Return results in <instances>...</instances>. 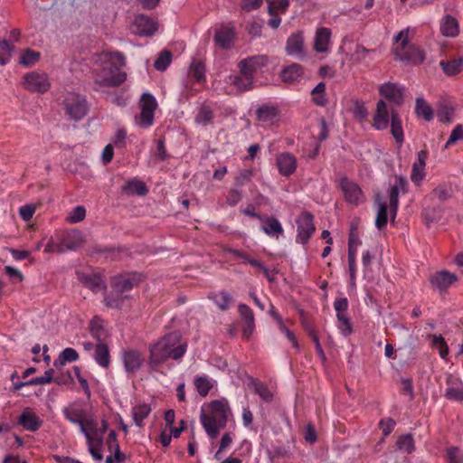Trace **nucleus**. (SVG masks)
I'll return each mask as SVG.
<instances>
[{
  "instance_id": "nucleus-1",
  "label": "nucleus",
  "mask_w": 463,
  "mask_h": 463,
  "mask_svg": "<svg viewBox=\"0 0 463 463\" xmlns=\"http://www.w3.org/2000/svg\"><path fill=\"white\" fill-rule=\"evenodd\" d=\"M185 351L186 343H182L180 334L170 333L150 348L148 366L156 370L169 357L175 360L181 358Z\"/></svg>"
},
{
  "instance_id": "nucleus-2",
  "label": "nucleus",
  "mask_w": 463,
  "mask_h": 463,
  "mask_svg": "<svg viewBox=\"0 0 463 463\" xmlns=\"http://www.w3.org/2000/svg\"><path fill=\"white\" fill-rule=\"evenodd\" d=\"M390 126L392 135L398 146L404 142L402 119L397 110L392 109L391 113L384 100L380 99L376 104V109L373 118V127L376 130H385Z\"/></svg>"
},
{
  "instance_id": "nucleus-3",
  "label": "nucleus",
  "mask_w": 463,
  "mask_h": 463,
  "mask_svg": "<svg viewBox=\"0 0 463 463\" xmlns=\"http://www.w3.org/2000/svg\"><path fill=\"white\" fill-rule=\"evenodd\" d=\"M210 414L201 412L200 420L208 436L214 439L227 424L230 407L226 400H215L210 403Z\"/></svg>"
},
{
  "instance_id": "nucleus-4",
  "label": "nucleus",
  "mask_w": 463,
  "mask_h": 463,
  "mask_svg": "<svg viewBox=\"0 0 463 463\" xmlns=\"http://www.w3.org/2000/svg\"><path fill=\"white\" fill-rule=\"evenodd\" d=\"M103 69L109 71L101 80H96V83L105 86H118L125 81L127 75L120 69L126 65V59L119 52H103L100 54Z\"/></svg>"
},
{
  "instance_id": "nucleus-5",
  "label": "nucleus",
  "mask_w": 463,
  "mask_h": 463,
  "mask_svg": "<svg viewBox=\"0 0 463 463\" xmlns=\"http://www.w3.org/2000/svg\"><path fill=\"white\" fill-rule=\"evenodd\" d=\"M63 109L70 119L78 121L86 116L88 104L84 97L70 92L63 100Z\"/></svg>"
},
{
  "instance_id": "nucleus-6",
  "label": "nucleus",
  "mask_w": 463,
  "mask_h": 463,
  "mask_svg": "<svg viewBox=\"0 0 463 463\" xmlns=\"http://www.w3.org/2000/svg\"><path fill=\"white\" fill-rule=\"evenodd\" d=\"M140 114L136 118V123L144 128L150 127L154 122V114L157 108L155 97L150 93H144L139 100Z\"/></svg>"
},
{
  "instance_id": "nucleus-7",
  "label": "nucleus",
  "mask_w": 463,
  "mask_h": 463,
  "mask_svg": "<svg viewBox=\"0 0 463 463\" xmlns=\"http://www.w3.org/2000/svg\"><path fill=\"white\" fill-rule=\"evenodd\" d=\"M84 237L78 230H69L57 235L56 252L76 250L84 243Z\"/></svg>"
},
{
  "instance_id": "nucleus-8",
  "label": "nucleus",
  "mask_w": 463,
  "mask_h": 463,
  "mask_svg": "<svg viewBox=\"0 0 463 463\" xmlns=\"http://www.w3.org/2000/svg\"><path fill=\"white\" fill-rule=\"evenodd\" d=\"M23 87L33 93H45L51 88V82L46 73L31 71L24 76Z\"/></svg>"
},
{
  "instance_id": "nucleus-9",
  "label": "nucleus",
  "mask_w": 463,
  "mask_h": 463,
  "mask_svg": "<svg viewBox=\"0 0 463 463\" xmlns=\"http://www.w3.org/2000/svg\"><path fill=\"white\" fill-rule=\"evenodd\" d=\"M406 186L407 181L402 176H395L393 183L390 184L388 195L392 221H394L397 214L399 206V194L401 193L405 194L407 192Z\"/></svg>"
},
{
  "instance_id": "nucleus-10",
  "label": "nucleus",
  "mask_w": 463,
  "mask_h": 463,
  "mask_svg": "<svg viewBox=\"0 0 463 463\" xmlns=\"http://www.w3.org/2000/svg\"><path fill=\"white\" fill-rule=\"evenodd\" d=\"M313 215L308 212L302 213L297 219L298 235L297 241L305 244L315 232L316 228Z\"/></svg>"
},
{
  "instance_id": "nucleus-11",
  "label": "nucleus",
  "mask_w": 463,
  "mask_h": 463,
  "mask_svg": "<svg viewBox=\"0 0 463 463\" xmlns=\"http://www.w3.org/2000/svg\"><path fill=\"white\" fill-rule=\"evenodd\" d=\"M268 62V59L264 55L251 56L241 60L239 62L240 73L245 77L255 79V74L259 69L265 66Z\"/></svg>"
},
{
  "instance_id": "nucleus-12",
  "label": "nucleus",
  "mask_w": 463,
  "mask_h": 463,
  "mask_svg": "<svg viewBox=\"0 0 463 463\" xmlns=\"http://www.w3.org/2000/svg\"><path fill=\"white\" fill-rule=\"evenodd\" d=\"M121 359L128 373H137L144 364L143 354L136 349H125L121 352Z\"/></svg>"
},
{
  "instance_id": "nucleus-13",
  "label": "nucleus",
  "mask_w": 463,
  "mask_h": 463,
  "mask_svg": "<svg viewBox=\"0 0 463 463\" xmlns=\"http://www.w3.org/2000/svg\"><path fill=\"white\" fill-rule=\"evenodd\" d=\"M380 94L394 105L400 106L403 103L404 88L392 82H386L380 86Z\"/></svg>"
},
{
  "instance_id": "nucleus-14",
  "label": "nucleus",
  "mask_w": 463,
  "mask_h": 463,
  "mask_svg": "<svg viewBox=\"0 0 463 463\" xmlns=\"http://www.w3.org/2000/svg\"><path fill=\"white\" fill-rule=\"evenodd\" d=\"M341 188L346 202L349 203L359 204L364 201L361 188L349 179L343 178L341 180Z\"/></svg>"
},
{
  "instance_id": "nucleus-15",
  "label": "nucleus",
  "mask_w": 463,
  "mask_h": 463,
  "mask_svg": "<svg viewBox=\"0 0 463 463\" xmlns=\"http://www.w3.org/2000/svg\"><path fill=\"white\" fill-rule=\"evenodd\" d=\"M18 423L24 430L34 432L42 427L43 420L32 409L25 408L18 419Z\"/></svg>"
},
{
  "instance_id": "nucleus-16",
  "label": "nucleus",
  "mask_w": 463,
  "mask_h": 463,
  "mask_svg": "<svg viewBox=\"0 0 463 463\" xmlns=\"http://www.w3.org/2000/svg\"><path fill=\"white\" fill-rule=\"evenodd\" d=\"M135 33L138 35L151 36L157 30L156 23L148 16L140 14L136 17L134 22Z\"/></svg>"
},
{
  "instance_id": "nucleus-17",
  "label": "nucleus",
  "mask_w": 463,
  "mask_h": 463,
  "mask_svg": "<svg viewBox=\"0 0 463 463\" xmlns=\"http://www.w3.org/2000/svg\"><path fill=\"white\" fill-rule=\"evenodd\" d=\"M428 157V152L426 150H420L418 153L417 161L412 165L411 179L419 186L425 177V165Z\"/></svg>"
},
{
  "instance_id": "nucleus-18",
  "label": "nucleus",
  "mask_w": 463,
  "mask_h": 463,
  "mask_svg": "<svg viewBox=\"0 0 463 463\" xmlns=\"http://www.w3.org/2000/svg\"><path fill=\"white\" fill-rule=\"evenodd\" d=\"M78 279L93 292H99L106 288V284L98 274L77 272Z\"/></svg>"
},
{
  "instance_id": "nucleus-19",
  "label": "nucleus",
  "mask_w": 463,
  "mask_h": 463,
  "mask_svg": "<svg viewBox=\"0 0 463 463\" xmlns=\"http://www.w3.org/2000/svg\"><path fill=\"white\" fill-rule=\"evenodd\" d=\"M277 165L282 175L289 176L296 171L297 159L290 153H283L278 156Z\"/></svg>"
},
{
  "instance_id": "nucleus-20",
  "label": "nucleus",
  "mask_w": 463,
  "mask_h": 463,
  "mask_svg": "<svg viewBox=\"0 0 463 463\" xmlns=\"http://www.w3.org/2000/svg\"><path fill=\"white\" fill-rule=\"evenodd\" d=\"M424 59V52L420 48L413 44L410 45L407 49H405V51H403L402 53H401V55L395 57V60L407 63H411L414 65L420 64L421 62H423Z\"/></svg>"
},
{
  "instance_id": "nucleus-21",
  "label": "nucleus",
  "mask_w": 463,
  "mask_h": 463,
  "mask_svg": "<svg viewBox=\"0 0 463 463\" xmlns=\"http://www.w3.org/2000/svg\"><path fill=\"white\" fill-rule=\"evenodd\" d=\"M138 280L136 275L114 277L111 287L115 293H126L137 285Z\"/></svg>"
},
{
  "instance_id": "nucleus-22",
  "label": "nucleus",
  "mask_w": 463,
  "mask_h": 463,
  "mask_svg": "<svg viewBox=\"0 0 463 463\" xmlns=\"http://www.w3.org/2000/svg\"><path fill=\"white\" fill-rule=\"evenodd\" d=\"M457 279L458 277L454 273L449 272L447 270H441L431 276L430 283L433 287L439 288V290H443L457 281Z\"/></svg>"
},
{
  "instance_id": "nucleus-23",
  "label": "nucleus",
  "mask_w": 463,
  "mask_h": 463,
  "mask_svg": "<svg viewBox=\"0 0 463 463\" xmlns=\"http://www.w3.org/2000/svg\"><path fill=\"white\" fill-rule=\"evenodd\" d=\"M286 52L288 55H304V38L301 32L293 33L288 38Z\"/></svg>"
},
{
  "instance_id": "nucleus-24",
  "label": "nucleus",
  "mask_w": 463,
  "mask_h": 463,
  "mask_svg": "<svg viewBox=\"0 0 463 463\" xmlns=\"http://www.w3.org/2000/svg\"><path fill=\"white\" fill-rule=\"evenodd\" d=\"M411 30L410 27L400 31L393 38V47L392 52L394 57L401 55L405 49H407L411 44Z\"/></svg>"
},
{
  "instance_id": "nucleus-25",
  "label": "nucleus",
  "mask_w": 463,
  "mask_h": 463,
  "mask_svg": "<svg viewBox=\"0 0 463 463\" xmlns=\"http://www.w3.org/2000/svg\"><path fill=\"white\" fill-rule=\"evenodd\" d=\"M439 30L443 36L454 38L459 33L458 22L452 15L447 14L440 22Z\"/></svg>"
},
{
  "instance_id": "nucleus-26",
  "label": "nucleus",
  "mask_w": 463,
  "mask_h": 463,
  "mask_svg": "<svg viewBox=\"0 0 463 463\" xmlns=\"http://www.w3.org/2000/svg\"><path fill=\"white\" fill-rule=\"evenodd\" d=\"M331 39V30L326 27L318 28L316 32L314 49L317 52H326Z\"/></svg>"
},
{
  "instance_id": "nucleus-27",
  "label": "nucleus",
  "mask_w": 463,
  "mask_h": 463,
  "mask_svg": "<svg viewBox=\"0 0 463 463\" xmlns=\"http://www.w3.org/2000/svg\"><path fill=\"white\" fill-rule=\"evenodd\" d=\"M93 357L95 362L102 368H108L110 365L109 349L105 342L95 345Z\"/></svg>"
},
{
  "instance_id": "nucleus-28",
  "label": "nucleus",
  "mask_w": 463,
  "mask_h": 463,
  "mask_svg": "<svg viewBox=\"0 0 463 463\" xmlns=\"http://www.w3.org/2000/svg\"><path fill=\"white\" fill-rule=\"evenodd\" d=\"M302 74V67L299 64L293 63L282 70L280 78L285 83L292 84L298 81Z\"/></svg>"
},
{
  "instance_id": "nucleus-29",
  "label": "nucleus",
  "mask_w": 463,
  "mask_h": 463,
  "mask_svg": "<svg viewBox=\"0 0 463 463\" xmlns=\"http://www.w3.org/2000/svg\"><path fill=\"white\" fill-rule=\"evenodd\" d=\"M279 116V109L275 105L264 104L256 110V117L259 121L270 122Z\"/></svg>"
},
{
  "instance_id": "nucleus-30",
  "label": "nucleus",
  "mask_w": 463,
  "mask_h": 463,
  "mask_svg": "<svg viewBox=\"0 0 463 463\" xmlns=\"http://www.w3.org/2000/svg\"><path fill=\"white\" fill-rule=\"evenodd\" d=\"M233 35L231 28L223 27L215 33L214 41L221 48L229 49L232 46Z\"/></svg>"
},
{
  "instance_id": "nucleus-31",
  "label": "nucleus",
  "mask_w": 463,
  "mask_h": 463,
  "mask_svg": "<svg viewBox=\"0 0 463 463\" xmlns=\"http://www.w3.org/2000/svg\"><path fill=\"white\" fill-rule=\"evenodd\" d=\"M122 193L127 195H145L147 193V188L144 182L134 178L128 181L126 184L122 186Z\"/></svg>"
},
{
  "instance_id": "nucleus-32",
  "label": "nucleus",
  "mask_w": 463,
  "mask_h": 463,
  "mask_svg": "<svg viewBox=\"0 0 463 463\" xmlns=\"http://www.w3.org/2000/svg\"><path fill=\"white\" fill-rule=\"evenodd\" d=\"M230 83L233 85L237 90L243 92L248 91L254 87V80L249 77H245L243 74L239 73L236 75H231L229 77Z\"/></svg>"
},
{
  "instance_id": "nucleus-33",
  "label": "nucleus",
  "mask_w": 463,
  "mask_h": 463,
  "mask_svg": "<svg viewBox=\"0 0 463 463\" xmlns=\"http://www.w3.org/2000/svg\"><path fill=\"white\" fill-rule=\"evenodd\" d=\"M439 66L447 76H455L459 73L463 68V58L451 61H440Z\"/></svg>"
},
{
  "instance_id": "nucleus-34",
  "label": "nucleus",
  "mask_w": 463,
  "mask_h": 463,
  "mask_svg": "<svg viewBox=\"0 0 463 463\" xmlns=\"http://www.w3.org/2000/svg\"><path fill=\"white\" fill-rule=\"evenodd\" d=\"M265 223L261 230L269 236H279L283 232L282 226L279 220L273 216L262 220Z\"/></svg>"
},
{
  "instance_id": "nucleus-35",
  "label": "nucleus",
  "mask_w": 463,
  "mask_h": 463,
  "mask_svg": "<svg viewBox=\"0 0 463 463\" xmlns=\"http://www.w3.org/2000/svg\"><path fill=\"white\" fill-rule=\"evenodd\" d=\"M375 203L378 205V212L375 219V226L382 230L384 228L388 222V215H387V205L386 203L381 201V197L379 194L375 197Z\"/></svg>"
},
{
  "instance_id": "nucleus-36",
  "label": "nucleus",
  "mask_w": 463,
  "mask_h": 463,
  "mask_svg": "<svg viewBox=\"0 0 463 463\" xmlns=\"http://www.w3.org/2000/svg\"><path fill=\"white\" fill-rule=\"evenodd\" d=\"M64 417L70 422L77 425H81L83 417L86 414L85 411L77 406H70L63 411Z\"/></svg>"
},
{
  "instance_id": "nucleus-37",
  "label": "nucleus",
  "mask_w": 463,
  "mask_h": 463,
  "mask_svg": "<svg viewBox=\"0 0 463 463\" xmlns=\"http://www.w3.org/2000/svg\"><path fill=\"white\" fill-rule=\"evenodd\" d=\"M151 412V407L146 403H140L133 407L132 409V416L135 423L138 427L143 426V420L149 415Z\"/></svg>"
},
{
  "instance_id": "nucleus-38",
  "label": "nucleus",
  "mask_w": 463,
  "mask_h": 463,
  "mask_svg": "<svg viewBox=\"0 0 463 463\" xmlns=\"http://www.w3.org/2000/svg\"><path fill=\"white\" fill-rule=\"evenodd\" d=\"M79 359L77 351L73 348L67 347L60 353L58 359L54 361L55 367L63 366L67 363H72Z\"/></svg>"
},
{
  "instance_id": "nucleus-39",
  "label": "nucleus",
  "mask_w": 463,
  "mask_h": 463,
  "mask_svg": "<svg viewBox=\"0 0 463 463\" xmlns=\"http://www.w3.org/2000/svg\"><path fill=\"white\" fill-rule=\"evenodd\" d=\"M415 113L418 117L423 118L427 121L433 118V109L422 98L416 99Z\"/></svg>"
},
{
  "instance_id": "nucleus-40",
  "label": "nucleus",
  "mask_w": 463,
  "mask_h": 463,
  "mask_svg": "<svg viewBox=\"0 0 463 463\" xmlns=\"http://www.w3.org/2000/svg\"><path fill=\"white\" fill-rule=\"evenodd\" d=\"M52 382H54V383H56L58 384H61V383H64L59 377H54L53 376V370L52 369H49V370L44 372L43 375L38 376V377H34V378L27 381V383H29L31 385H42V384L50 383Z\"/></svg>"
},
{
  "instance_id": "nucleus-41",
  "label": "nucleus",
  "mask_w": 463,
  "mask_h": 463,
  "mask_svg": "<svg viewBox=\"0 0 463 463\" xmlns=\"http://www.w3.org/2000/svg\"><path fill=\"white\" fill-rule=\"evenodd\" d=\"M189 74L197 81H205V65L201 61L194 60L190 65Z\"/></svg>"
},
{
  "instance_id": "nucleus-42",
  "label": "nucleus",
  "mask_w": 463,
  "mask_h": 463,
  "mask_svg": "<svg viewBox=\"0 0 463 463\" xmlns=\"http://www.w3.org/2000/svg\"><path fill=\"white\" fill-rule=\"evenodd\" d=\"M313 102L320 107H325L327 104L326 98V84L319 82L311 91Z\"/></svg>"
},
{
  "instance_id": "nucleus-43",
  "label": "nucleus",
  "mask_w": 463,
  "mask_h": 463,
  "mask_svg": "<svg viewBox=\"0 0 463 463\" xmlns=\"http://www.w3.org/2000/svg\"><path fill=\"white\" fill-rule=\"evenodd\" d=\"M126 298L123 293H115L112 288L110 293L105 297L104 303L108 307L120 308Z\"/></svg>"
},
{
  "instance_id": "nucleus-44",
  "label": "nucleus",
  "mask_w": 463,
  "mask_h": 463,
  "mask_svg": "<svg viewBox=\"0 0 463 463\" xmlns=\"http://www.w3.org/2000/svg\"><path fill=\"white\" fill-rule=\"evenodd\" d=\"M210 298L213 300V302L222 311L227 310L232 300V296L225 291L214 294L213 296L210 297Z\"/></svg>"
},
{
  "instance_id": "nucleus-45",
  "label": "nucleus",
  "mask_w": 463,
  "mask_h": 463,
  "mask_svg": "<svg viewBox=\"0 0 463 463\" xmlns=\"http://www.w3.org/2000/svg\"><path fill=\"white\" fill-rule=\"evenodd\" d=\"M90 331L93 338L97 340V343L104 342L106 332L100 324V321L96 317L90 321Z\"/></svg>"
},
{
  "instance_id": "nucleus-46",
  "label": "nucleus",
  "mask_w": 463,
  "mask_h": 463,
  "mask_svg": "<svg viewBox=\"0 0 463 463\" xmlns=\"http://www.w3.org/2000/svg\"><path fill=\"white\" fill-rule=\"evenodd\" d=\"M213 113L210 107L208 106H202L195 117V122L197 124L205 126L207 124H210L213 120Z\"/></svg>"
},
{
  "instance_id": "nucleus-47",
  "label": "nucleus",
  "mask_w": 463,
  "mask_h": 463,
  "mask_svg": "<svg viewBox=\"0 0 463 463\" xmlns=\"http://www.w3.org/2000/svg\"><path fill=\"white\" fill-rule=\"evenodd\" d=\"M40 59V52L31 49L24 50L20 56L19 62L24 66H32Z\"/></svg>"
},
{
  "instance_id": "nucleus-48",
  "label": "nucleus",
  "mask_w": 463,
  "mask_h": 463,
  "mask_svg": "<svg viewBox=\"0 0 463 463\" xmlns=\"http://www.w3.org/2000/svg\"><path fill=\"white\" fill-rule=\"evenodd\" d=\"M268 4V13L273 15L274 13H285L289 5L288 0H266Z\"/></svg>"
},
{
  "instance_id": "nucleus-49",
  "label": "nucleus",
  "mask_w": 463,
  "mask_h": 463,
  "mask_svg": "<svg viewBox=\"0 0 463 463\" xmlns=\"http://www.w3.org/2000/svg\"><path fill=\"white\" fill-rule=\"evenodd\" d=\"M430 337L432 346L439 350L440 357L444 359L449 354V347L445 339L441 335H432Z\"/></svg>"
},
{
  "instance_id": "nucleus-50",
  "label": "nucleus",
  "mask_w": 463,
  "mask_h": 463,
  "mask_svg": "<svg viewBox=\"0 0 463 463\" xmlns=\"http://www.w3.org/2000/svg\"><path fill=\"white\" fill-rule=\"evenodd\" d=\"M171 61L172 53L169 51H163L155 61L154 67L157 71H164L169 66Z\"/></svg>"
},
{
  "instance_id": "nucleus-51",
  "label": "nucleus",
  "mask_w": 463,
  "mask_h": 463,
  "mask_svg": "<svg viewBox=\"0 0 463 463\" xmlns=\"http://www.w3.org/2000/svg\"><path fill=\"white\" fill-rule=\"evenodd\" d=\"M194 385L198 393L203 397H205L213 387L211 382L204 376L196 377L194 380Z\"/></svg>"
},
{
  "instance_id": "nucleus-52",
  "label": "nucleus",
  "mask_w": 463,
  "mask_h": 463,
  "mask_svg": "<svg viewBox=\"0 0 463 463\" xmlns=\"http://www.w3.org/2000/svg\"><path fill=\"white\" fill-rule=\"evenodd\" d=\"M97 428V422L92 418H88L86 414L83 417L81 425H80V431L86 437V439H91V433Z\"/></svg>"
},
{
  "instance_id": "nucleus-53",
  "label": "nucleus",
  "mask_w": 463,
  "mask_h": 463,
  "mask_svg": "<svg viewBox=\"0 0 463 463\" xmlns=\"http://www.w3.org/2000/svg\"><path fill=\"white\" fill-rule=\"evenodd\" d=\"M253 387H254V392L260 395V397L264 401V402H271L272 399H273V394L271 393V392L269 390V388L267 387L266 384L260 383V382H254L253 383Z\"/></svg>"
},
{
  "instance_id": "nucleus-54",
  "label": "nucleus",
  "mask_w": 463,
  "mask_h": 463,
  "mask_svg": "<svg viewBox=\"0 0 463 463\" xmlns=\"http://www.w3.org/2000/svg\"><path fill=\"white\" fill-rule=\"evenodd\" d=\"M14 48L5 40L0 42V65L6 64L12 57Z\"/></svg>"
},
{
  "instance_id": "nucleus-55",
  "label": "nucleus",
  "mask_w": 463,
  "mask_h": 463,
  "mask_svg": "<svg viewBox=\"0 0 463 463\" xmlns=\"http://www.w3.org/2000/svg\"><path fill=\"white\" fill-rule=\"evenodd\" d=\"M399 449L407 453H411L414 450V440L411 434H406L399 438L397 441Z\"/></svg>"
},
{
  "instance_id": "nucleus-56",
  "label": "nucleus",
  "mask_w": 463,
  "mask_h": 463,
  "mask_svg": "<svg viewBox=\"0 0 463 463\" xmlns=\"http://www.w3.org/2000/svg\"><path fill=\"white\" fill-rule=\"evenodd\" d=\"M453 116V109L447 104H442L438 109L437 117L439 121L450 122Z\"/></svg>"
},
{
  "instance_id": "nucleus-57",
  "label": "nucleus",
  "mask_w": 463,
  "mask_h": 463,
  "mask_svg": "<svg viewBox=\"0 0 463 463\" xmlns=\"http://www.w3.org/2000/svg\"><path fill=\"white\" fill-rule=\"evenodd\" d=\"M339 322L338 328L344 335H349L353 332L352 325L349 317L346 315H340L337 317Z\"/></svg>"
},
{
  "instance_id": "nucleus-58",
  "label": "nucleus",
  "mask_w": 463,
  "mask_h": 463,
  "mask_svg": "<svg viewBox=\"0 0 463 463\" xmlns=\"http://www.w3.org/2000/svg\"><path fill=\"white\" fill-rule=\"evenodd\" d=\"M445 396L449 400L463 402V386L447 388Z\"/></svg>"
},
{
  "instance_id": "nucleus-59",
  "label": "nucleus",
  "mask_w": 463,
  "mask_h": 463,
  "mask_svg": "<svg viewBox=\"0 0 463 463\" xmlns=\"http://www.w3.org/2000/svg\"><path fill=\"white\" fill-rule=\"evenodd\" d=\"M86 210L83 206H76L69 214L68 221L71 223H76L85 218Z\"/></svg>"
},
{
  "instance_id": "nucleus-60",
  "label": "nucleus",
  "mask_w": 463,
  "mask_h": 463,
  "mask_svg": "<svg viewBox=\"0 0 463 463\" xmlns=\"http://www.w3.org/2000/svg\"><path fill=\"white\" fill-rule=\"evenodd\" d=\"M463 140V126L462 125H457L454 129L452 130L445 147L448 148L449 146L454 144L458 140Z\"/></svg>"
},
{
  "instance_id": "nucleus-61",
  "label": "nucleus",
  "mask_w": 463,
  "mask_h": 463,
  "mask_svg": "<svg viewBox=\"0 0 463 463\" xmlns=\"http://www.w3.org/2000/svg\"><path fill=\"white\" fill-rule=\"evenodd\" d=\"M431 194L440 202H444L449 198L450 192L445 184H441L433 189Z\"/></svg>"
},
{
  "instance_id": "nucleus-62",
  "label": "nucleus",
  "mask_w": 463,
  "mask_h": 463,
  "mask_svg": "<svg viewBox=\"0 0 463 463\" xmlns=\"http://www.w3.org/2000/svg\"><path fill=\"white\" fill-rule=\"evenodd\" d=\"M253 172L250 169H244L240 172V174L235 178V184L239 187L244 185L246 183L250 182L252 178Z\"/></svg>"
},
{
  "instance_id": "nucleus-63",
  "label": "nucleus",
  "mask_w": 463,
  "mask_h": 463,
  "mask_svg": "<svg viewBox=\"0 0 463 463\" xmlns=\"http://www.w3.org/2000/svg\"><path fill=\"white\" fill-rule=\"evenodd\" d=\"M239 314L241 317L244 323L250 322L254 320V315L252 310L249 306L245 304H240L238 307Z\"/></svg>"
},
{
  "instance_id": "nucleus-64",
  "label": "nucleus",
  "mask_w": 463,
  "mask_h": 463,
  "mask_svg": "<svg viewBox=\"0 0 463 463\" xmlns=\"http://www.w3.org/2000/svg\"><path fill=\"white\" fill-rule=\"evenodd\" d=\"M449 463H463V454H458V448H450L447 452Z\"/></svg>"
}]
</instances>
